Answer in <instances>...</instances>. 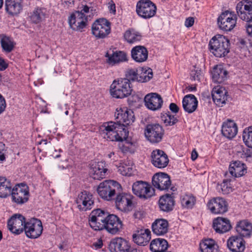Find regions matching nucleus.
Wrapping results in <instances>:
<instances>
[{
	"label": "nucleus",
	"mask_w": 252,
	"mask_h": 252,
	"mask_svg": "<svg viewBox=\"0 0 252 252\" xmlns=\"http://www.w3.org/2000/svg\"><path fill=\"white\" fill-rule=\"evenodd\" d=\"M116 122H108L102 126V134L105 139L113 141L123 140L128 135V131L126 126L135 120L133 112L127 108L117 109L115 113Z\"/></svg>",
	"instance_id": "1"
},
{
	"label": "nucleus",
	"mask_w": 252,
	"mask_h": 252,
	"mask_svg": "<svg viewBox=\"0 0 252 252\" xmlns=\"http://www.w3.org/2000/svg\"><path fill=\"white\" fill-rule=\"evenodd\" d=\"M209 48L216 57H225L229 52V40L223 35L217 34L210 40Z\"/></svg>",
	"instance_id": "2"
},
{
	"label": "nucleus",
	"mask_w": 252,
	"mask_h": 252,
	"mask_svg": "<svg viewBox=\"0 0 252 252\" xmlns=\"http://www.w3.org/2000/svg\"><path fill=\"white\" fill-rule=\"evenodd\" d=\"M132 87L128 79L119 78L113 81L110 87V93L113 97L123 98L130 95Z\"/></svg>",
	"instance_id": "3"
},
{
	"label": "nucleus",
	"mask_w": 252,
	"mask_h": 252,
	"mask_svg": "<svg viewBox=\"0 0 252 252\" xmlns=\"http://www.w3.org/2000/svg\"><path fill=\"white\" fill-rule=\"evenodd\" d=\"M121 185L116 181L109 180L101 183L97 189L99 195L103 199L107 201L114 199L116 193L122 191Z\"/></svg>",
	"instance_id": "4"
},
{
	"label": "nucleus",
	"mask_w": 252,
	"mask_h": 252,
	"mask_svg": "<svg viewBox=\"0 0 252 252\" xmlns=\"http://www.w3.org/2000/svg\"><path fill=\"white\" fill-rule=\"evenodd\" d=\"M109 215V212L101 209L92 211L89 220L91 228L95 231L103 230L105 223Z\"/></svg>",
	"instance_id": "5"
},
{
	"label": "nucleus",
	"mask_w": 252,
	"mask_h": 252,
	"mask_svg": "<svg viewBox=\"0 0 252 252\" xmlns=\"http://www.w3.org/2000/svg\"><path fill=\"white\" fill-rule=\"evenodd\" d=\"M136 11L140 17L146 19H149L155 15L157 7L150 0H140L137 3Z\"/></svg>",
	"instance_id": "6"
},
{
	"label": "nucleus",
	"mask_w": 252,
	"mask_h": 252,
	"mask_svg": "<svg viewBox=\"0 0 252 252\" xmlns=\"http://www.w3.org/2000/svg\"><path fill=\"white\" fill-rule=\"evenodd\" d=\"M164 130L158 124H148L145 129V135L146 138L152 143L160 142L163 138Z\"/></svg>",
	"instance_id": "7"
},
{
	"label": "nucleus",
	"mask_w": 252,
	"mask_h": 252,
	"mask_svg": "<svg viewBox=\"0 0 252 252\" xmlns=\"http://www.w3.org/2000/svg\"><path fill=\"white\" fill-rule=\"evenodd\" d=\"M10 195L13 202L18 204H24L29 200V187L23 183L17 184L11 189Z\"/></svg>",
	"instance_id": "8"
},
{
	"label": "nucleus",
	"mask_w": 252,
	"mask_h": 252,
	"mask_svg": "<svg viewBox=\"0 0 252 252\" xmlns=\"http://www.w3.org/2000/svg\"><path fill=\"white\" fill-rule=\"evenodd\" d=\"M110 23L105 19L96 20L92 25V32L97 38H104L110 32Z\"/></svg>",
	"instance_id": "9"
},
{
	"label": "nucleus",
	"mask_w": 252,
	"mask_h": 252,
	"mask_svg": "<svg viewBox=\"0 0 252 252\" xmlns=\"http://www.w3.org/2000/svg\"><path fill=\"white\" fill-rule=\"evenodd\" d=\"M26 236L32 239L38 238L41 234L43 227L41 221L37 219L32 218L25 223L24 229Z\"/></svg>",
	"instance_id": "10"
},
{
	"label": "nucleus",
	"mask_w": 252,
	"mask_h": 252,
	"mask_svg": "<svg viewBox=\"0 0 252 252\" xmlns=\"http://www.w3.org/2000/svg\"><path fill=\"white\" fill-rule=\"evenodd\" d=\"M132 191L134 194L144 199L151 197L155 193L154 189L150 185L141 181L133 184Z\"/></svg>",
	"instance_id": "11"
},
{
	"label": "nucleus",
	"mask_w": 252,
	"mask_h": 252,
	"mask_svg": "<svg viewBox=\"0 0 252 252\" xmlns=\"http://www.w3.org/2000/svg\"><path fill=\"white\" fill-rule=\"evenodd\" d=\"M121 191H119V193H116L114 197L116 206L118 209L122 211H129L133 207L132 199L133 197L129 194L121 192Z\"/></svg>",
	"instance_id": "12"
},
{
	"label": "nucleus",
	"mask_w": 252,
	"mask_h": 252,
	"mask_svg": "<svg viewBox=\"0 0 252 252\" xmlns=\"http://www.w3.org/2000/svg\"><path fill=\"white\" fill-rule=\"evenodd\" d=\"M236 24V15L228 11L222 12L218 18L219 28L225 31H230L234 28Z\"/></svg>",
	"instance_id": "13"
},
{
	"label": "nucleus",
	"mask_w": 252,
	"mask_h": 252,
	"mask_svg": "<svg viewBox=\"0 0 252 252\" xmlns=\"http://www.w3.org/2000/svg\"><path fill=\"white\" fill-rule=\"evenodd\" d=\"M87 17L81 11H75L68 18L70 28L75 31H82L87 25Z\"/></svg>",
	"instance_id": "14"
},
{
	"label": "nucleus",
	"mask_w": 252,
	"mask_h": 252,
	"mask_svg": "<svg viewBox=\"0 0 252 252\" xmlns=\"http://www.w3.org/2000/svg\"><path fill=\"white\" fill-rule=\"evenodd\" d=\"M76 203L80 211L85 212L90 210L94 205L93 196L91 193L84 190L78 195Z\"/></svg>",
	"instance_id": "15"
},
{
	"label": "nucleus",
	"mask_w": 252,
	"mask_h": 252,
	"mask_svg": "<svg viewBox=\"0 0 252 252\" xmlns=\"http://www.w3.org/2000/svg\"><path fill=\"white\" fill-rule=\"evenodd\" d=\"M26 222V219L22 215L15 214L8 220L7 226L11 232L19 234L24 230Z\"/></svg>",
	"instance_id": "16"
},
{
	"label": "nucleus",
	"mask_w": 252,
	"mask_h": 252,
	"mask_svg": "<svg viewBox=\"0 0 252 252\" xmlns=\"http://www.w3.org/2000/svg\"><path fill=\"white\" fill-rule=\"evenodd\" d=\"M207 205L211 212L215 214H223L228 210V204L222 197L212 198Z\"/></svg>",
	"instance_id": "17"
},
{
	"label": "nucleus",
	"mask_w": 252,
	"mask_h": 252,
	"mask_svg": "<svg viewBox=\"0 0 252 252\" xmlns=\"http://www.w3.org/2000/svg\"><path fill=\"white\" fill-rule=\"evenodd\" d=\"M236 11L241 19H252V0H243L239 2L236 6Z\"/></svg>",
	"instance_id": "18"
},
{
	"label": "nucleus",
	"mask_w": 252,
	"mask_h": 252,
	"mask_svg": "<svg viewBox=\"0 0 252 252\" xmlns=\"http://www.w3.org/2000/svg\"><path fill=\"white\" fill-rule=\"evenodd\" d=\"M152 184L154 187L159 190H167L171 184L169 176L163 172L157 173L153 176Z\"/></svg>",
	"instance_id": "19"
},
{
	"label": "nucleus",
	"mask_w": 252,
	"mask_h": 252,
	"mask_svg": "<svg viewBox=\"0 0 252 252\" xmlns=\"http://www.w3.org/2000/svg\"><path fill=\"white\" fill-rule=\"evenodd\" d=\"M109 248L111 252H136V250L131 248L127 241L121 238L112 240Z\"/></svg>",
	"instance_id": "20"
},
{
	"label": "nucleus",
	"mask_w": 252,
	"mask_h": 252,
	"mask_svg": "<svg viewBox=\"0 0 252 252\" xmlns=\"http://www.w3.org/2000/svg\"><path fill=\"white\" fill-rule=\"evenodd\" d=\"M104 229L112 234L118 233L123 228L122 221L115 215L110 214L106 221Z\"/></svg>",
	"instance_id": "21"
},
{
	"label": "nucleus",
	"mask_w": 252,
	"mask_h": 252,
	"mask_svg": "<svg viewBox=\"0 0 252 252\" xmlns=\"http://www.w3.org/2000/svg\"><path fill=\"white\" fill-rule=\"evenodd\" d=\"M144 101L146 107L153 111L159 109L163 103L161 96L157 93L147 94L144 97Z\"/></svg>",
	"instance_id": "22"
},
{
	"label": "nucleus",
	"mask_w": 252,
	"mask_h": 252,
	"mask_svg": "<svg viewBox=\"0 0 252 252\" xmlns=\"http://www.w3.org/2000/svg\"><path fill=\"white\" fill-rule=\"evenodd\" d=\"M151 158L152 164L159 168L165 167L169 162L167 155L162 150L153 151L151 154Z\"/></svg>",
	"instance_id": "23"
},
{
	"label": "nucleus",
	"mask_w": 252,
	"mask_h": 252,
	"mask_svg": "<svg viewBox=\"0 0 252 252\" xmlns=\"http://www.w3.org/2000/svg\"><path fill=\"white\" fill-rule=\"evenodd\" d=\"M227 91L222 87H215L212 92V96L215 103L219 107H222L227 101Z\"/></svg>",
	"instance_id": "24"
},
{
	"label": "nucleus",
	"mask_w": 252,
	"mask_h": 252,
	"mask_svg": "<svg viewBox=\"0 0 252 252\" xmlns=\"http://www.w3.org/2000/svg\"><path fill=\"white\" fill-rule=\"evenodd\" d=\"M107 171L103 162H94L91 164L90 175L94 180H100L105 177Z\"/></svg>",
	"instance_id": "25"
},
{
	"label": "nucleus",
	"mask_w": 252,
	"mask_h": 252,
	"mask_svg": "<svg viewBox=\"0 0 252 252\" xmlns=\"http://www.w3.org/2000/svg\"><path fill=\"white\" fill-rule=\"evenodd\" d=\"M227 247L232 252H243L245 249V241L243 238L238 236H233L227 240Z\"/></svg>",
	"instance_id": "26"
},
{
	"label": "nucleus",
	"mask_w": 252,
	"mask_h": 252,
	"mask_svg": "<svg viewBox=\"0 0 252 252\" xmlns=\"http://www.w3.org/2000/svg\"><path fill=\"white\" fill-rule=\"evenodd\" d=\"M235 229L238 236L248 238L252 233V224L247 220H241L237 222Z\"/></svg>",
	"instance_id": "27"
},
{
	"label": "nucleus",
	"mask_w": 252,
	"mask_h": 252,
	"mask_svg": "<svg viewBox=\"0 0 252 252\" xmlns=\"http://www.w3.org/2000/svg\"><path fill=\"white\" fill-rule=\"evenodd\" d=\"M213 227L216 232L222 234L229 231L232 228L230 220L222 217H218L213 220Z\"/></svg>",
	"instance_id": "28"
},
{
	"label": "nucleus",
	"mask_w": 252,
	"mask_h": 252,
	"mask_svg": "<svg viewBox=\"0 0 252 252\" xmlns=\"http://www.w3.org/2000/svg\"><path fill=\"white\" fill-rule=\"evenodd\" d=\"M133 240L138 245L145 246L151 239V231L148 229H141L136 231L132 235Z\"/></svg>",
	"instance_id": "29"
},
{
	"label": "nucleus",
	"mask_w": 252,
	"mask_h": 252,
	"mask_svg": "<svg viewBox=\"0 0 252 252\" xmlns=\"http://www.w3.org/2000/svg\"><path fill=\"white\" fill-rule=\"evenodd\" d=\"M160 209L166 212H168L173 209L175 205L174 197L173 194H166L161 196L158 201Z\"/></svg>",
	"instance_id": "30"
},
{
	"label": "nucleus",
	"mask_w": 252,
	"mask_h": 252,
	"mask_svg": "<svg viewBox=\"0 0 252 252\" xmlns=\"http://www.w3.org/2000/svg\"><path fill=\"white\" fill-rule=\"evenodd\" d=\"M131 56L132 59L135 62L142 63L147 60L148 51L147 48L143 46H136L131 49Z\"/></svg>",
	"instance_id": "31"
},
{
	"label": "nucleus",
	"mask_w": 252,
	"mask_h": 252,
	"mask_svg": "<svg viewBox=\"0 0 252 252\" xmlns=\"http://www.w3.org/2000/svg\"><path fill=\"white\" fill-rule=\"evenodd\" d=\"M229 172L232 176L240 177L247 173V167L240 161H232L229 165Z\"/></svg>",
	"instance_id": "32"
},
{
	"label": "nucleus",
	"mask_w": 252,
	"mask_h": 252,
	"mask_svg": "<svg viewBox=\"0 0 252 252\" xmlns=\"http://www.w3.org/2000/svg\"><path fill=\"white\" fill-rule=\"evenodd\" d=\"M23 0H6L5 10L11 15H16L21 12L23 9Z\"/></svg>",
	"instance_id": "33"
},
{
	"label": "nucleus",
	"mask_w": 252,
	"mask_h": 252,
	"mask_svg": "<svg viewBox=\"0 0 252 252\" xmlns=\"http://www.w3.org/2000/svg\"><path fill=\"white\" fill-rule=\"evenodd\" d=\"M105 57L107 58V63L112 65L127 61L126 53L121 51L113 52L111 55L106 53Z\"/></svg>",
	"instance_id": "34"
},
{
	"label": "nucleus",
	"mask_w": 252,
	"mask_h": 252,
	"mask_svg": "<svg viewBox=\"0 0 252 252\" xmlns=\"http://www.w3.org/2000/svg\"><path fill=\"white\" fill-rule=\"evenodd\" d=\"M182 103L184 110L189 113H191L196 109L198 101L194 95L188 94L183 98Z\"/></svg>",
	"instance_id": "35"
},
{
	"label": "nucleus",
	"mask_w": 252,
	"mask_h": 252,
	"mask_svg": "<svg viewBox=\"0 0 252 252\" xmlns=\"http://www.w3.org/2000/svg\"><path fill=\"white\" fill-rule=\"evenodd\" d=\"M221 133L222 135L228 139L234 137L237 133V127L236 124L231 120H228L223 123Z\"/></svg>",
	"instance_id": "36"
},
{
	"label": "nucleus",
	"mask_w": 252,
	"mask_h": 252,
	"mask_svg": "<svg viewBox=\"0 0 252 252\" xmlns=\"http://www.w3.org/2000/svg\"><path fill=\"white\" fill-rule=\"evenodd\" d=\"M153 232L157 235H163L166 233L168 229V222L164 219H157L152 225Z\"/></svg>",
	"instance_id": "37"
},
{
	"label": "nucleus",
	"mask_w": 252,
	"mask_h": 252,
	"mask_svg": "<svg viewBox=\"0 0 252 252\" xmlns=\"http://www.w3.org/2000/svg\"><path fill=\"white\" fill-rule=\"evenodd\" d=\"M212 74L215 82L221 83L226 80L227 71L221 65H216L214 67Z\"/></svg>",
	"instance_id": "38"
},
{
	"label": "nucleus",
	"mask_w": 252,
	"mask_h": 252,
	"mask_svg": "<svg viewBox=\"0 0 252 252\" xmlns=\"http://www.w3.org/2000/svg\"><path fill=\"white\" fill-rule=\"evenodd\" d=\"M167 241L162 238L153 240L150 245V249L153 252H163L166 251L168 247Z\"/></svg>",
	"instance_id": "39"
},
{
	"label": "nucleus",
	"mask_w": 252,
	"mask_h": 252,
	"mask_svg": "<svg viewBox=\"0 0 252 252\" xmlns=\"http://www.w3.org/2000/svg\"><path fill=\"white\" fill-rule=\"evenodd\" d=\"M12 185L5 177H0V197L5 198L10 195Z\"/></svg>",
	"instance_id": "40"
},
{
	"label": "nucleus",
	"mask_w": 252,
	"mask_h": 252,
	"mask_svg": "<svg viewBox=\"0 0 252 252\" xmlns=\"http://www.w3.org/2000/svg\"><path fill=\"white\" fill-rule=\"evenodd\" d=\"M218 248L215 241L212 239H206L200 244L202 252H218Z\"/></svg>",
	"instance_id": "41"
},
{
	"label": "nucleus",
	"mask_w": 252,
	"mask_h": 252,
	"mask_svg": "<svg viewBox=\"0 0 252 252\" xmlns=\"http://www.w3.org/2000/svg\"><path fill=\"white\" fill-rule=\"evenodd\" d=\"M124 38L129 43L140 41L142 39L141 33L133 29L127 30L124 34Z\"/></svg>",
	"instance_id": "42"
},
{
	"label": "nucleus",
	"mask_w": 252,
	"mask_h": 252,
	"mask_svg": "<svg viewBox=\"0 0 252 252\" xmlns=\"http://www.w3.org/2000/svg\"><path fill=\"white\" fill-rule=\"evenodd\" d=\"M140 71V73H138V82H146L153 78V73L151 68L142 67Z\"/></svg>",
	"instance_id": "43"
},
{
	"label": "nucleus",
	"mask_w": 252,
	"mask_h": 252,
	"mask_svg": "<svg viewBox=\"0 0 252 252\" xmlns=\"http://www.w3.org/2000/svg\"><path fill=\"white\" fill-rule=\"evenodd\" d=\"M46 10L44 9L37 8L32 12L31 18L34 23H38L44 19Z\"/></svg>",
	"instance_id": "44"
},
{
	"label": "nucleus",
	"mask_w": 252,
	"mask_h": 252,
	"mask_svg": "<svg viewBox=\"0 0 252 252\" xmlns=\"http://www.w3.org/2000/svg\"><path fill=\"white\" fill-rule=\"evenodd\" d=\"M242 137L245 145L252 148V127L245 129L243 132Z\"/></svg>",
	"instance_id": "45"
},
{
	"label": "nucleus",
	"mask_w": 252,
	"mask_h": 252,
	"mask_svg": "<svg viewBox=\"0 0 252 252\" xmlns=\"http://www.w3.org/2000/svg\"><path fill=\"white\" fill-rule=\"evenodd\" d=\"M161 118L166 126H173L178 121V119L169 112L162 115Z\"/></svg>",
	"instance_id": "46"
},
{
	"label": "nucleus",
	"mask_w": 252,
	"mask_h": 252,
	"mask_svg": "<svg viewBox=\"0 0 252 252\" xmlns=\"http://www.w3.org/2000/svg\"><path fill=\"white\" fill-rule=\"evenodd\" d=\"M0 44L2 50L7 53H9L11 52L14 47V45L12 41L10 40V39L4 36L1 38L0 39Z\"/></svg>",
	"instance_id": "47"
},
{
	"label": "nucleus",
	"mask_w": 252,
	"mask_h": 252,
	"mask_svg": "<svg viewBox=\"0 0 252 252\" xmlns=\"http://www.w3.org/2000/svg\"><path fill=\"white\" fill-rule=\"evenodd\" d=\"M195 201V198L192 196L185 195L181 199L182 206L186 208H191L194 205Z\"/></svg>",
	"instance_id": "48"
},
{
	"label": "nucleus",
	"mask_w": 252,
	"mask_h": 252,
	"mask_svg": "<svg viewBox=\"0 0 252 252\" xmlns=\"http://www.w3.org/2000/svg\"><path fill=\"white\" fill-rule=\"evenodd\" d=\"M123 139V140H120L121 141H124V143L122 144L121 146H120V149L123 152H130L133 153L134 151V147L135 145L132 143L128 142L126 138Z\"/></svg>",
	"instance_id": "49"
},
{
	"label": "nucleus",
	"mask_w": 252,
	"mask_h": 252,
	"mask_svg": "<svg viewBox=\"0 0 252 252\" xmlns=\"http://www.w3.org/2000/svg\"><path fill=\"white\" fill-rule=\"evenodd\" d=\"M119 172L124 176H131L132 174V168L128 165L121 163L118 167Z\"/></svg>",
	"instance_id": "50"
},
{
	"label": "nucleus",
	"mask_w": 252,
	"mask_h": 252,
	"mask_svg": "<svg viewBox=\"0 0 252 252\" xmlns=\"http://www.w3.org/2000/svg\"><path fill=\"white\" fill-rule=\"evenodd\" d=\"M138 72L137 70L130 69L127 70L126 73V78L130 83V81H137L138 82Z\"/></svg>",
	"instance_id": "51"
},
{
	"label": "nucleus",
	"mask_w": 252,
	"mask_h": 252,
	"mask_svg": "<svg viewBox=\"0 0 252 252\" xmlns=\"http://www.w3.org/2000/svg\"><path fill=\"white\" fill-rule=\"evenodd\" d=\"M194 67V68L191 70L190 73L191 79L194 81L199 82L202 77V71L198 67H196V66Z\"/></svg>",
	"instance_id": "52"
},
{
	"label": "nucleus",
	"mask_w": 252,
	"mask_h": 252,
	"mask_svg": "<svg viewBox=\"0 0 252 252\" xmlns=\"http://www.w3.org/2000/svg\"><path fill=\"white\" fill-rule=\"evenodd\" d=\"M221 192L224 194L229 193L232 191V188L230 186V183L227 180L223 181V183L220 185Z\"/></svg>",
	"instance_id": "53"
},
{
	"label": "nucleus",
	"mask_w": 252,
	"mask_h": 252,
	"mask_svg": "<svg viewBox=\"0 0 252 252\" xmlns=\"http://www.w3.org/2000/svg\"><path fill=\"white\" fill-rule=\"evenodd\" d=\"M7 151L5 145L2 142H0V163L5 160V154Z\"/></svg>",
	"instance_id": "54"
},
{
	"label": "nucleus",
	"mask_w": 252,
	"mask_h": 252,
	"mask_svg": "<svg viewBox=\"0 0 252 252\" xmlns=\"http://www.w3.org/2000/svg\"><path fill=\"white\" fill-rule=\"evenodd\" d=\"M75 0H62V4L66 8L73 7L75 4Z\"/></svg>",
	"instance_id": "55"
},
{
	"label": "nucleus",
	"mask_w": 252,
	"mask_h": 252,
	"mask_svg": "<svg viewBox=\"0 0 252 252\" xmlns=\"http://www.w3.org/2000/svg\"><path fill=\"white\" fill-rule=\"evenodd\" d=\"M6 103L4 97L0 94V114H1L5 109Z\"/></svg>",
	"instance_id": "56"
},
{
	"label": "nucleus",
	"mask_w": 252,
	"mask_h": 252,
	"mask_svg": "<svg viewBox=\"0 0 252 252\" xmlns=\"http://www.w3.org/2000/svg\"><path fill=\"white\" fill-rule=\"evenodd\" d=\"M142 97L138 94H133L128 98V101L131 103H134L140 102Z\"/></svg>",
	"instance_id": "57"
},
{
	"label": "nucleus",
	"mask_w": 252,
	"mask_h": 252,
	"mask_svg": "<svg viewBox=\"0 0 252 252\" xmlns=\"http://www.w3.org/2000/svg\"><path fill=\"white\" fill-rule=\"evenodd\" d=\"M243 20L249 22V24L246 26V30L248 34L252 37V19Z\"/></svg>",
	"instance_id": "58"
},
{
	"label": "nucleus",
	"mask_w": 252,
	"mask_h": 252,
	"mask_svg": "<svg viewBox=\"0 0 252 252\" xmlns=\"http://www.w3.org/2000/svg\"><path fill=\"white\" fill-rule=\"evenodd\" d=\"M243 157L248 159L249 158L252 157V150L246 149L243 151Z\"/></svg>",
	"instance_id": "59"
},
{
	"label": "nucleus",
	"mask_w": 252,
	"mask_h": 252,
	"mask_svg": "<svg viewBox=\"0 0 252 252\" xmlns=\"http://www.w3.org/2000/svg\"><path fill=\"white\" fill-rule=\"evenodd\" d=\"M170 110L174 113H177L179 112V108L176 104L171 103L169 105Z\"/></svg>",
	"instance_id": "60"
},
{
	"label": "nucleus",
	"mask_w": 252,
	"mask_h": 252,
	"mask_svg": "<svg viewBox=\"0 0 252 252\" xmlns=\"http://www.w3.org/2000/svg\"><path fill=\"white\" fill-rule=\"evenodd\" d=\"M194 22V18L193 17H189L186 19L185 25L187 27H190L193 26Z\"/></svg>",
	"instance_id": "61"
},
{
	"label": "nucleus",
	"mask_w": 252,
	"mask_h": 252,
	"mask_svg": "<svg viewBox=\"0 0 252 252\" xmlns=\"http://www.w3.org/2000/svg\"><path fill=\"white\" fill-rule=\"evenodd\" d=\"M8 67V64L5 62L4 60L0 57V70H5Z\"/></svg>",
	"instance_id": "62"
},
{
	"label": "nucleus",
	"mask_w": 252,
	"mask_h": 252,
	"mask_svg": "<svg viewBox=\"0 0 252 252\" xmlns=\"http://www.w3.org/2000/svg\"><path fill=\"white\" fill-rule=\"evenodd\" d=\"M82 9L80 11L84 14V13H88L89 11V9H91V11L93 10V7H91V5L89 4L82 5Z\"/></svg>",
	"instance_id": "63"
},
{
	"label": "nucleus",
	"mask_w": 252,
	"mask_h": 252,
	"mask_svg": "<svg viewBox=\"0 0 252 252\" xmlns=\"http://www.w3.org/2000/svg\"><path fill=\"white\" fill-rule=\"evenodd\" d=\"M143 213L140 211H136L133 214V217L136 219H140L143 217Z\"/></svg>",
	"instance_id": "64"
}]
</instances>
